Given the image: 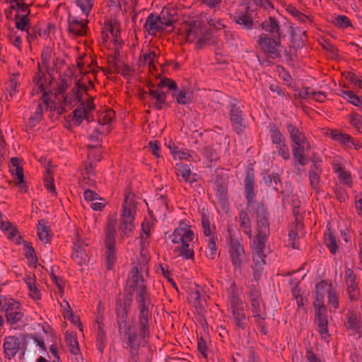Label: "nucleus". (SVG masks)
Wrapping results in <instances>:
<instances>
[{"mask_svg": "<svg viewBox=\"0 0 362 362\" xmlns=\"http://www.w3.org/2000/svg\"><path fill=\"white\" fill-rule=\"evenodd\" d=\"M327 134L333 140L339 141L346 146H350L353 145L356 149L361 148V145L354 144V142L351 141V137L347 134H343L337 130H329Z\"/></svg>", "mask_w": 362, "mask_h": 362, "instance_id": "28", "label": "nucleus"}, {"mask_svg": "<svg viewBox=\"0 0 362 362\" xmlns=\"http://www.w3.org/2000/svg\"><path fill=\"white\" fill-rule=\"evenodd\" d=\"M240 226L243 229V230L246 233L248 234L250 236V238H252L253 237L251 235V230L250 228V219L248 218V216L247 213L242 211L240 214Z\"/></svg>", "mask_w": 362, "mask_h": 362, "instance_id": "44", "label": "nucleus"}, {"mask_svg": "<svg viewBox=\"0 0 362 362\" xmlns=\"http://www.w3.org/2000/svg\"><path fill=\"white\" fill-rule=\"evenodd\" d=\"M26 0H12L11 7L12 9L16 11V27L17 29L22 31H26L28 33V41L29 43L33 40V37L28 33V15L29 13L28 4L23 3Z\"/></svg>", "mask_w": 362, "mask_h": 362, "instance_id": "11", "label": "nucleus"}, {"mask_svg": "<svg viewBox=\"0 0 362 362\" xmlns=\"http://www.w3.org/2000/svg\"><path fill=\"white\" fill-rule=\"evenodd\" d=\"M208 248L209 251V253L207 255L208 257L211 259H214L216 252V247L213 237H210L209 239Z\"/></svg>", "mask_w": 362, "mask_h": 362, "instance_id": "57", "label": "nucleus"}, {"mask_svg": "<svg viewBox=\"0 0 362 362\" xmlns=\"http://www.w3.org/2000/svg\"><path fill=\"white\" fill-rule=\"evenodd\" d=\"M262 28L269 32L274 37H279V27L276 21L269 18L262 23Z\"/></svg>", "mask_w": 362, "mask_h": 362, "instance_id": "33", "label": "nucleus"}, {"mask_svg": "<svg viewBox=\"0 0 362 362\" xmlns=\"http://www.w3.org/2000/svg\"><path fill=\"white\" fill-rule=\"evenodd\" d=\"M77 6L82 11L85 18H77L69 14V31L78 35H83L86 33L87 17L93 6V0H77Z\"/></svg>", "mask_w": 362, "mask_h": 362, "instance_id": "7", "label": "nucleus"}, {"mask_svg": "<svg viewBox=\"0 0 362 362\" xmlns=\"http://www.w3.org/2000/svg\"><path fill=\"white\" fill-rule=\"evenodd\" d=\"M115 117V112L110 110L105 111L100 119L103 123L100 122L98 124H100V126L103 129H105L106 132L110 131V124L112 122L113 118Z\"/></svg>", "mask_w": 362, "mask_h": 362, "instance_id": "41", "label": "nucleus"}, {"mask_svg": "<svg viewBox=\"0 0 362 362\" xmlns=\"http://www.w3.org/2000/svg\"><path fill=\"white\" fill-rule=\"evenodd\" d=\"M288 11L289 13H291L293 16H295L296 18H298L300 21H304L305 18H306V16L300 13L296 8L294 7H289L288 8Z\"/></svg>", "mask_w": 362, "mask_h": 362, "instance_id": "64", "label": "nucleus"}, {"mask_svg": "<svg viewBox=\"0 0 362 362\" xmlns=\"http://www.w3.org/2000/svg\"><path fill=\"white\" fill-rule=\"evenodd\" d=\"M321 283H325L326 284V287L324 289L320 290V293L322 296V300L324 301L325 293H327L329 298V303L332 305L334 308H337L338 307V302L334 289L332 288L331 285L327 284L325 281H320L317 284Z\"/></svg>", "mask_w": 362, "mask_h": 362, "instance_id": "32", "label": "nucleus"}, {"mask_svg": "<svg viewBox=\"0 0 362 362\" xmlns=\"http://www.w3.org/2000/svg\"><path fill=\"white\" fill-rule=\"evenodd\" d=\"M153 226L151 218H146L141 224L140 257L132 263V268L127 280V288L130 291H137L140 300L144 301L146 289V281L148 277V255L147 247L150 243V230Z\"/></svg>", "mask_w": 362, "mask_h": 362, "instance_id": "2", "label": "nucleus"}, {"mask_svg": "<svg viewBox=\"0 0 362 362\" xmlns=\"http://www.w3.org/2000/svg\"><path fill=\"white\" fill-rule=\"evenodd\" d=\"M122 208L119 230L124 235L129 236L135 228L134 221L136 213V206L130 196L125 198Z\"/></svg>", "mask_w": 362, "mask_h": 362, "instance_id": "9", "label": "nucleus"}, {"mask_svg": "<svg viewBox=\"0 0 362 362\" xmlns=\"http://www.w3.org/2000/svg\"><path fill=\"white\" fill-rule=\"evenodd\" d=\"M332 22L333 24L340 28H345L351 26L349 19L345 16H335L332 18Z\"/></svg>", "mask_w": 362, "mask_h": 362, "instance_id": "45", "label": "nucleus"}, {"mask_svg": "<svg viewBox=\"0 0 362 362\" xmlns=\"http://www.w3.org/2000/svg\"><path fill=\"white\" fill-rule=\"evenodd\" d=\"M258 45L267 53L279 57L281 52L279 37L271 38L266 34H261L257 40Z\"/></svg>", "mask_w": 362, "mask_h": 362, "instance_id": "13", "label": "nucleus"}, {"mask_svg": "<svg viewBox=\"0 0 362 362\" xmlns=\"http://www.w3.org/2000/svg\"><path fill=\"white\" fill-rule=\"evenodd\" d=\"M180 35L186 41L194 43L197 48L217 44L216 40L211 36V33L206 32L199 22L194 21L185 22L180 30Z\"/></svg>", "mask_w": 362, "mask_h": 362, "instance_id": "6", "label": "nucleus"}, {"mask_svg": "<svg viewBox=\"0 0 362 362\" xmlns=\"http://www.w3.org/2000/svg\"><path fill=\"white\" fill-rule=\"evenodd\" d=\"M0 228L4 232L5 235L10 240H15L16 238V230L15 228L9 223L2 221L0 214Z\"/></svg>", "mask_w": 362, "mask_h": 362, "instance_id": "37", "label": "nucleus"}, {"mask_svg": "<svg viewBox=\"0 0 362 362\" xmlns=\"http://www.w3.org/2000/svg\"><path fill=\"white\" fill-rule=\"evenodd\" d=\"M168 87L170 90L175 88V82L170 79H163L160 81L157 89L150 90L151 97L156 100V106L160 109L165 102V93L161 90L163 87Z\"/></svg>", "mask_w": 362, "mask_h": 362, "instance_id": "15", "label": "nucleus"}, {"mask_svg": "<svg viewBox=\"0 0 362 362\" xmlns=\"http://www.w3.org/2000/svg\"><path fill=\"white\" fill-rule=\"evenodd\" d=\"M325 287L326 284L325 283L316 285L314 306L315 309L316 320L319 326V332L321 337L326 340L328 337L327 319L326 315V308L325 304H323L322 296L320 293V290L324 289Z\"/></svg>", "mask_w": 362, "mask_h": 362, "instance_id": "8", "label": "nucleus"}, {"mask_svg": "<svg viewBox=\"0 0 362 362\" xmlns=\"http://www.w3.org/2000/svg\"><path fill=\"white\" fill-rule=\"evenodd\" d=\"M149 146H150V148L151 149L153 154L156 157L158 158L160 156V154H159L160 148H159L158 141L156 140L151 141L149 142Z\"/></svg>", "mask_w": 362, "mask_h": 362, "instance_id": "63", "label": "nucleus"}, {"mask_svg": "<svg viewBox=\"0 0 362 362\" xmlns=\"http://www.w3.org/2000/svg\"><path fill=\"white\" fill-rule=\"evenodd\" d=\"M345 279L347 285V291L351 300H355L358 295V289L356 281V276L351 269H346L345 271Z\"/></svg>", "mask_w": 362, "mask_h": 362, "instance_id": "21", "label": "nucleus"}, {"mask_svg": "<svg viewBox=\"0 0 362 362\" xmlns=\"http://www.w3.org/2000/svg\"><path fill=\"white\" fill-rule=\"evenodd\" d=\"M67 306H68V310H65V317L66 320L71 321L73 324H74L75 325L78 326V328H80V329L82 331L83 329H82V325L81 323V321H80V318L77 315H75L71 309V307L69 305V303H66Z\"/></svg>", "mask_w": 362, "mask_h": 362, "instance_id": "46", "label": "nucleus"}, {"mask_svg": "<svg viewBox=\"0 0 362 362\" xmlns=\"http://www.w3.org/2000/svg\"><path fill=\"white\" fill-rule=\"evenodd\" d=\"M107 204V202L102 197H99L98 201L90 204V208L94 211H101Z\"/></svg>", "mask_w": 362, "mask_h": 362, "instance_id": "53", "label": "nucleus"}, {"mask_svg": "<svg viewBox=\"0 0 362 362\" xmlns=\"http://www.w3.org/2000/svg\"><path fill=\"white\" fill-rule=\"evenodd\" d=\"M308 96L310 98L315 100L316 101L322 103L325 100L327 96L324 92L322 91H314L308 93Z\"/></svg>", "mask_w": 362, "mask_h": 362, "instance_id": "58", "label": "nucleus"}, {"mask_svg": "<svg viewBox=\"0 0 362 362\" xmlns=\"http://www.w3.org/2000/svg\"><path fill=\"white\" fill-rule=\"evenodd\" d=\"M346 326L349 329L356 330L359 328L358 315L356 313H350L347 317Z\"/></svg>", "mask_w": 362, "mask_h": 362, "instance_id": "47", "label": "nucleus"}, {"mask_svg": "<svg viewBox=\"0 0 362 362\" xmlns=\"http://www.w3.org/2000/svg\"><path fill=\"white\" fill-rule=\"evenodd\" d=\"M98 330L97 332V341L99 343L103 344L105 341V334L103 329V325L101 322H98Z\"/></svg>", "mask_w": 362, "mask_h": 362, "instance_id": "61", "label": "nucleus"}, {"mask_svg": "<svg viewBox=\"0 0 362 362\" xmlns=\"http://www.w3.org/2000/svg\"><path fill=\"white\" fill-rule=\"evenodd\" d=\"M278 72L279 76L288 84L290 85L291 82V76L283 67H278Z\"/></svg>", "mask_w": 362, "mask_h": 362, "instance_id": "59", "label": "nucleus"}, {"mask_svg": "<svg viewBox=\"0 0 362 362\" xmlns=\"http://www.w3.org/2000/svg\"><path fill=\"white\" fill-rule=\"evenodd\" d=\"M271 138L276 146L285 143L282 134L277 129H272L271 131Z\"/></svg>", "mask_w": 362, "mask_h": 362, "instance_id": "49", "label": "nucleus"}, {"mask_svg": "<svg viewBox=\"0 0 362 362\" xmlns=\"http://www.w3.org/2000/svg\"><path fill=\"white\" fill-rule=\"evenodd\" d=\"M171 154L175 160H188L190 157L188 150L178 147L171 148Z\"/></svg>", "mask_w": 362, "mask_h": 362, "instance_id": "42", "label": "nucleus"}, {"mask_svg": "<svg viewBox=\"0 0 362 362\" xmlns=\"http://www.w3.org/2000/svg\"><path fill=\"white\" fill-rule=\"evenodd\" d=\"M33 81L35 85L33 91L37 94H42V102L38 105L34 115L30 119V123L35 125L41 119L44 109L52 110L54 107L53 103L50 102L49 98V93L51 92L52 86V78L49 74L45 76L40 70L34 76Z\"/></svg>", "mask_w": 362, "mask_h": 362, "instance_id": "4", "label": "nucleus"}, {"mask_svg": "<svg viewBox=\"0 0 362 362\" xmlns=\"http://www.w3.org/2000/svg\"><path fill=\"white\" fill-rule=\"evenodd\" d=\"M26 257L29 259L30 262L34 264L37 262V257L35 255V250L33 247L26 245Z\"/></svg>", "mask_w": 362, "mask_h": 362, "instance_id": "60", "label": "nucleus"}, {"mask_svg": "<svg viewBox=\"0 0 362 362\" xmlns=\"http://www.w3.org/2000/svg\"><path fill=\"white\" fill-rule=\"evenodd\" d=\"M119 25L117 20L113 19L105 23L103 31L105 40H110L112 41L115 45H117L119 42Z\"/></svg>", "mask_w": 362, "mask_h": 362, "instance_id": "18", "label": "nucleus"}, {"mask_svg": "<svg viewBox=\"0 0 362 362\" xmlns=\"http://www.w3.org/2000/svg\"><path fill=\"white\" fill-rule=\"evenodd\" d=\"M137 301L141 305L140 328L136 327L135 322L127 320L128 312L131 305L132 300L127 298L124 300L119 299L116 304V313L119 324V333L122 336L124 342L129 347L131 351H136L144 339L145 330L148 326V311L146 305L147 293L145 289L144 293V301L140 300V295L137 291Z\"/></svg>", "mask_w": 362, "mask_h": 362, "instance_id": "1", "label": "nucleus"}, {"mask_svg": "<svg viewBox=\"0 0 362 362\" xmlns=\"http://www.w3.org/2000/svg\"><path fill=\"white\" fill-rule=\"evenodd\" d=\"M245 188L246 197L249 202H251L255 196L253 192V176L249 173L245 180Z\"/></svg>", "mask_w": 362, "mask_h": 362, "instance_id": "40", "label": "nucleus"}, {"mask_svg": "<svg viewBox=\"0 0 362 362\" xmlns=\"http://www.w3.org/2000/svg\"><path fill=\"white\" fill-rule=\"evenodd\" d=\"M88 245V243L82 241L78 234H76V238L74 241L72 258L76 263L81 266L85 264L88 259V254L85 248V246Z\"/></svg>", "mask_w": 362, "mask_h": 362, "instance_id": "14", "label": "nucleus"}, {"mask_svg": "<svg viewBox=\"0 0 362 362\" xmlns=\"http://www.w3.org/2000/svg\"><path fill=\"white\" fill-rule=\"evenodd\" d=\"M327 231L325 233V244L329 248L331 253L334 254L338 250V246L332 231L331 230L329 225L327 226Z\"/></svg>", "mask_w": 362, "mask_h": 362, "instance_id": "34", "label": "nucleus"}, {"mask_svg": "<svg viewBox=\"0 0 362 362\" xmlns=\"http://www.w3.org/2000/svg\"><path fill=\"white\" fill-rule=\"evenodd\" d=\"M173 90V98L176 100L177 103L182 105H187L189 103L190 98L187 93L177 90L176 88Z\"/></svg>", "mask_w": 362, "mask_h": 362, "instance_id": "43", "label": "nucleus"}, {"mask_svg": "<svg viewBox=\"0 0 362 362\" xmlns=\"http://www.w3.org/2000/svg\"><path fill=\"white\" fill-rule=\"evenodd\" d=\"M158 17L165 28L171 25L176 21L174 14L171 13L168 8H163Z\"/></svg>", "mask_w": 362, "mask_h": 362, "instance_id": "38", "label": "nucleus"}, {"mask_svg": "<svg viewBox=\"0 0 362 362\" xmlns=\"http://www.w3.org/2000/svg\"><path fill=\"white\" fill-rule=\"evenodd\" d=\"M234 21L240 25L243 28L250 30L252 27V13L248 6L242 4L233 16Z\"/></svg>", "mask_w": 362, "mask_h": 362, "instance_id": "16", "label": "nucleus"}, {"mask_svg": "<svg viewBox=\"0 0 362 362\" xmlns=\"http://www.w3.org/2000/svg\"><path fill=\"white\" fill-rule=\"evenodd\" d=\"M230 310L236 321L237 325L241 328L244 327V320L245 319L244 313V303L236 296L230 297Z\"/></svg>", "mask_w": 362, "mask_h": 362, "instance_id": "19", "label": "nucleus"}, {"mask_svg": "<svg viewBox=\"0 0 362 362\" xmlns=\"http://www.w3.org/2000/svg\"><path fill=\"white\" fill-rule=\"evenodd\" d=\"M334 172L337 174V177L344 184L350 186L351 185V178L350 174L344 170L339 165L334 166Z\"/></svg>", "mask_w": 362, "mask_h": 362, "instance_id": "39", "label": "nucleus"}, {"mask_svg": "<svg viewBox=\"0 0 362 362\" xmlns=\"http://www.w3.org/2000/svg\"><path fill=\"white\" fill-rule=\"evenodd\" d=\"M306 144L303 145H292L293 155L298 162L301 165L306 164L307 160L305 156V147Z\"/></svg>", "mask_w": 362, "mask_h": 362, "instance_id": "35", "label": "nucleus"}, {"mask_svg": "<svg viewBox=\"0 0 362 362\" xmlns=\"http://www.w3.org/2000/svg\"><path fill=\"white\" fill-rule=\"evenodd\" d=\"M45 187L47 189L51 192H52L54 194H56L54 185L53 183L52 178L49 176H47L45 180Z\"/></svg>", "mask_w": 362, "mask_h": 362, "instance_id": "62", "label": "nucleus"}, {"mask_svg": "<svg viewBox=\"0 0 362 362\" xmlns=\"http://www.w3.org/2000/svg\"><path fill=\"white\" fill-rule=\"evenodd\" d=\"M116 219L110 221L105 230L106 247L105 262L108 269H112L116 260L115 255Z\"/></svg>", "mask_w": 362, "mask_h": 362, "instance_id": "10", "label": "nucleus"}, {"mask_svg": "<svg viewBox=\"0 0 362 362\" xmlns=\"http://www.w3.org/2000/svg\"><path fill=\"white\" fill-rule=\"evenodd\" d=\"M177 175L179 177H182V180L186 182L192 183L196 179L191 175V170L189 168L183 163H177L176 165Z\"/></svg>", "mask_w": 362, "mask_h": 362, "instance_id": "30", "label": "nucleus"}, {"mask_svg": "<svg viewBox=\"0 0 362 362\" xmlns=\"http://www.w3.org/2000/svg\"><path fill=\"white\" fill-rule=\"evenodd\" d=\"M168 238L172 243L178 245L177 250L185 259H190L194 257L193 243L197 240L194 228L189 221H184L179 223L177 227L170 234Z\"/></svg>", "mask_w": 362, "mask_h": 362, "instance_id": "3", "label": "nucleus"}, {"mask_svg": "<svg viewBox=\"0 0 362 362\" xmlns=\"http://www.w3.org/2000/svg\"><path fill=\"white\" fill-rule=\"evenodd\" d=\"M94 108L91 100H88L86 103H82L78 108L73 112V121L77 125H79L83 119L87 118L88 114Z\"/></svg>", "mask_w": 362, "mask_h": 362, "instance_id": "20", "label": "nucleus"}, {"mask_svg": "<svg viewBox=\"0 0 362 362\" xmlns=\"http://www.w3.org/2000/svg\"><path fill=\"white\" fill-rule=\"evenodd\" d=\"M105 132H107L105 129L101 127L100 124H98V127L95 129V131L91 133L90 135V139L93 141H99L101 138V135Z\"/></svg>", "mask_w": 362, "mask_h": 362, "instance_id": "54", "label": "nucleus"}, {"mask_svg": "<svg viewBox=\"0 0 362 362\" xmlns=\"http://www.w3.org/2000/svg\"><path fill=\"white\" fill-rule=\"evenodd\" d=\"M249 297L254 317H261V299L259 292L256 288H252L249 292Z\"/></svg>", "mask_w": 362, "mask_h": 362, "instance_id": "26", "label": "nucleus"}, {"mask_svg": "<svg viewBox=\"0 0 362 362\" xmlns=\"http://www.w3.org/2000/svg\"><path fill=\"white\" fill-rule=\"evenodd\" d=\"M23 279L28 290V296L34 300H40L41 290L36 283L35 278L31 275H27Z\"/></svg>", "mask_w": 362, "mask_h": 362, "instance_id": "24", "label": "nucleus"}, {"mask_svg": "<svg viewBox=\"0 0 362 362\" xmlns=\"http://www.w3.org/2000/svg\"><path fill=\"white\" fill-rule=\"evenodd\" d=\"M4 348L6 355L9 357L14 356L18 350L17 339L14 337H6L4 339Z\"/></svg>", "mask_w": 362, "mask_h": 362, "instance_id": "31", "label": "nucleus"}, {"mask_svg": "<svg viewBox=\"0 0 362 362\" xmlns=\"http://www.w3.org/2000/svg\"><path fill=\"white\" fill-rule=\"evenodd\" d=\"M83 196H84V199L87 202H90V204L93 202L94 201H98V197H100L99 194H98L95 192H93L92 190H89V189L86 190L84 192Z\"/></svg>", "mask_w": 362, "mask_h": 362, "instance_id": "56", "label": "nucleus"}, {"mask_svg": "<svg viewBox=\"0 0 362 362\" xmlns=\"http://www.w3.org/2000/svg\"><path fill=\"white\" fill-rule=\"evenodd\" d=\"M144 27L149 35H154L165 28L160 18L152 13L148 16Z\"/></svg>", "mask_w": 362, "mask_h": 362, "instance_id": "23", "label": "nucleus"}, {"mask_svg": "<svg viewBox=\"0 0 362 362\" xmlns=\"http://www.w3.org/2000/svg\"><path fill=\"white\" fill-rule=\"evenodd\" d=\"M350 123L357 130L362 131V116L358 114H352L350 115Z\"/></svg>", "mask_w": 362, "mask_h": 362, "instance_id": "51", "label": "nucleus"}, {"mask_svg": "<svg viewBox=\"0 0 362 362\" xmlns=\"http://www.w3.org/2000/svg\"><path fill=\"white\" fill-rule=\"evenodd\" d=\"M339 95L343 98L344 100H347L349 103L360 107L362 110V107H361V99L355 95L351 90H340Z\"/></svg>", "mask_w": 362, "mask_h": 362, "instance_id": "36", "label": "nucleus"}, {"mask_svg": "<svg viewBox=\"0 0 362 362\" xmlns=\"http://www.w3.org/2000/svg\"><path fill=\"white\" fill-rule=\"evenodd\" d=\"M93 167L90 165L89 167H86L84 170V173H83V179L86 180L87 178L86 184L89 185H92L94 184V174L93 173Z\"/></svg>", "mask_w": 362, "mask_h": 362, "instance_id": "52", "label": "nucleus"}, {"mask_svg": "<svg viewBox=\"0 0 362 362\" xmlns=\"http://www.w3.org/2000/svg\"><path fill=\"white\" fill-rule=\"evenodd\" d=\"M37 231L40 241L45 244L50 242L52 237V233L50 226L46 220L41 219L38 221Z\"/></svg>", "mask_w": 362, "mask_h": 362, "instance_id": "22", "label": "nucleus"}, {"mask_svg": "<svg viewBox=\"0 0 362 362\" xmlns=\"http://www.w3.org/2000/svg\"><path fill=\"white\" fill-rule=\"evenodd\" d=\"M278 150L279 154L285 160L290 157L288 147L284 144L276 146Z\"/></svg>", "mask_w": 362, "mask_h": 362, "instance_id": "55", "label": "nucleus"}, {"mask_svg": "<svg viewBox=\"0 0 362 362\" xmlns=\"http://www.w3.org/2000/svg\"><path fill=\"white\" fill-rule=\"evenodd\" d=\"M229 253L235 268H240L245 259L243 245L239 242L231 240L229 247Z\"/></svg>", "mask_w": 362, "mask_h": 362, "instance_id": "17", "label": "nucleus"}, {"mask_svg": "<svg viewBox=\"0 0 362 362\" xmlns=\"http://www.w3.org/2000/svg\"><path fill=\"white\" fill-rule=\"evenodd\" d=\"M0 309L4 313L7 321L11 324L19 322L23 316L20 303L9 297L0 296Z\"/></svg>", "mask_w": 362, "mask_h": 362, "instance_id": "12", "label": "nucleus"}, {"mask_svg": "<svg viewBox=\"0 0 362 362\" xmlns=\"http://www.w3.org/2000/svg\"><path fill=\"white\" fill-rule=\"evenodd\" d=\"M9 170L11 173L16 177L20 186L24 187L23 172L21 166L18 168H10Z\"/></svg>", "mask_w": 362, "mask_h": 362, "instance_id": "48", "label": "nucleus"}, {"mask_svg": "<svg viewBox=\"0 0 362 362\" xmlns=\"http://www.w3.org/2000/svg\"><path fill=\"white\" fill-rule=\"evenodd\" d=\"M65 340L74 358L82 356L78 342L75 334H74L72 332H66L65 335Z\"/></svg>", "mask_w": 362, "mask_h": 362, "instance_id": "27", "label": "nucleus"}, {"mask_svg": "<svg viewBox=\"0 0 362 362\" xmlns=\"http://www.w3.org/2000/svg\"><path fill=\"white\" fill-rule=\"evenodd\" d=\"M156 54L153 52H148L146 53H144L143 54V60L144 64H148L149 66V68L151 69L152 68H154V61L156 59Z\"/></svg>", "mask_w": 362, "mask_h": 362, "instance_id": "50", "label": "nucleus"}, {"mask_svg": "<svg viewBox=\"0 0 362 362\" xmlns=\"http://www.w3.org/2000/svg\"><path fill=\"white\" fill-rule=\"evenodd\" d=\"M86 90L87 88L85 85L77 84V88L73 90V94L64 98V105H76L83 98V95L86 93Z\"/></svg>", "mask_w": 362, "mask_h": 362, "instance_id": "25", "label": "nucleus"}, {"mask_svg": "<svg viewBox=\"0 0 362 362\" xmlns=\"http://www.w3.org/2000/svg\"><path fill=\"white\" fill-rule=\"evenodd\" d=\"M287 129L293 142L292 145L306 144L305 137L300 132L298 128L293 124H288Z\"/></svg>", "mask_w": 362, "mask_h": 362, "instance_id": "29", "label": "nucleus"}, {"mask_svg": "<svg viewBox=\"0 0 362 362\" xmlns=\"http://www.w3.org/2000/svg\"><path fill=\"white\" fill-rule=\"evenodd\" d=\"M257 234L253 236L252 249H253V270L254 276L258 279L262 272V266L264 264L263 247L269 234V226L266 218H262L257 223Z\"/></svg>", "mask_w": 362, "mask_h": 362, "instance_id": "5", "label": "nucleus"}]
</instances>
